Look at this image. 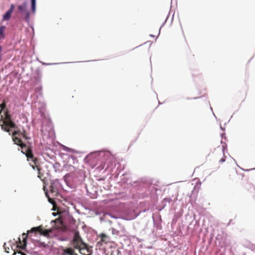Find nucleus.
Returning <instances> with one entry per match:
<instances>
[{
	"mask_svg": "<svg viewBox=\"0 0 255 255\" xmlns=\"http://www.w3.org/2000/svg\"><path fill=\"white\" fill-rule=\"evenodd\" d=\"M5 29V26H1L0 27V40L3 39L5 37L4 31Z\"/></svg>",
	"mask_w": 255,
	"mask_h": 255,
	"instance_id": "13",
	"label": "nucleus"
},
{
	"mask_svg": "<svg viewBox=\"0 0 255 255\" xmlns=\"http://www.w3.org/2000/svg\"><path fill=\"white\" fill-rule=\"evenodd\" d=\"M72 245L74 248L79 249L80 250L84 249L86 248L87 245L83 242L81 238L79 233L76 232L75 234L74 239L72 242Z\"/></svg>",
	"mask_w": 255,
	"mask_h": 255,
	"instance_id": "4",
	"label": "nucleus"
},
{
	"mask_svg": "<svg viewBox=\"0 0 255 255\" xmlns=\"http://www.w3.org/2000/svg\"><path fill=\"white\" fill-rule=\"evenodd\" d=\"M27 238V234L23 233L22 234V241H21V239L20 238H18L19 243L17 245V247L21 248L22 249H24L26 246Z\"/></svg>",
	"mask_w": 255,
	"mask_h": 255,
	"instance_id": "7",
	"label": "nucleus"
},
{
	"mask_svg": "<svg viewBox=\"0 0 255 255\" xmlns=\"http://www.w3.org/2000/svg\"><path fill=\"white\" fill-rule=\"evenodd\" d=\"M33 158H27L28 161L33 162V164H30L32 168L35 170L36 169L38 173L37 177L40 178L42 181H44L45 177H44V173L42 172L41 166L37 164L38 160L37 158L33 156Z\"/></svg>",
	"mask_w": 255,
	"mask_h": 255,
	"instance_id": "3",
	"label": "nucleus"
},
{
	"mask_svg": "<svg viewBox=\"0 0 255 255\" xmlns=\"http://www.w3.org/2000/svg\"><path fill=\"white\" fill-rule=\"evenodd\" d=\"M11 12L9 11H7L3 15L2 20L7 21L9 20L11 17Z\"/></svg>",
	"mask_w": 255,
	"mask_h": 255,
	"instance_id": "12",
	"label": "nucleus"
},
{
	"mask_svg": "<svg viewBox=\"0 0 255 255\" xmlns=\"http://www.w3.org/2000/svg\"><path fill=\"white\" fill-rule=\"evenodd\" d=\"M31 11L34 13L36 10V0H31Z\"/></svg>",
	"mask_w": 255,
	"mask_h": 255,
	"instance_id": "14",
	"label": "nucleus"
},
{
	"mask_svg": "<svg viewBox=\"0 0 255 255\" xmlns=\"http://www.w3.org/2000/svg\"><path fill=\"white\" fill-rule=\"evenodd\" d=\"M13 141L14 143L20 146L22 152L25 154L27 158H33V154L31 147L27 146L22 142L21 139L15 136H13Z\"/></svg>",
	"mask_w": 255,
	"mask_h": 255,
	"instance_id": "1",
	"label": "nucleus"
},
{
	"mask_svg": "<svg viewBox=\"0 0 255 255\" xmlns=\"http://www.w3.org/2000/svg\"><path fill=\"white\" fill-rule=\"evenodd\" d=\"M106 155L107 156H110L111 157H112V156H111V155H110V154L109 152H107V153L106 154Z\"/></svg>",
	"mask_w": 255,
	"mask_h": 255,
	"instance_id": "22",
	"label": "nucleus"
},
{
	"mask_svg": "<svg viewBox=\"0 0 255 255\" xmlns=\"http://www.w3.org/2000/svg\"><path fill=\"white\" fill-rule=\"evenodd\" d=\"M18 9L21 15L24 16L25 20L27 22H29L30 18V12L27 9L26 3L24 2L22 4L19 5L18 6Z\"/></svg>",
	"mask_w": 255,
	"mask_h": 255,
	"instance_id": "6",
	"label": "nucleus"
},
{
	"mask_svg": "<svg viewBox=\"0 0 255 255\" xmlns=\"http://www.w3.org/2000/svg\"><path fill=\"white\" fill-rule=\"evenodd\" d=\"M217 151L220 154L221 156L223 155V157H222L219 160V162L223 163L225 161L226 157L224 156V151L221 148H219L217 149Z\"/></svg>",
	"mask_w": 255,
	"mask_h": 255,
	"instance_id": "10",
	"label": "nucleus"
},
{
	"mask_svg": "<svg viewBox=\"0 0 255 255\" xmlns=\"http://www.w3.org/2000/svg\"><path fill=\"white\" fill-rule=\"evenodd\" d=\"M5 245H6V244H4V245H3V247H4V249H5V251L6 252H7V253H9V248H6V246H5Z\"/></svg>",
	"mask_w": 255,
	"mask_h": 255,
	"instance_id": "20",
	"label": "nucleus"
},
{
	"mask_svg": "<svg viewBox=\"0 0 255 255\" xmlns=\"http://www.w3.org/2000/svg\"><path fill=\"white\" fill-rule=\"evenodd\" d=\"M171 201V199H170V198H165V199H163V200L162 201V203H163L164 202L170 203Z\"/></svg>",
	"mask_w": 255,
	"mask_h": 255,
	"instance_id": "19",
	"label": "nucleus"
},
{
	"mask_svg": "<svg viewBox=\"0 0 255 255\" xmlns=\"http://www.w3.org/2000/svg\"><path fill=\"white\" fill-rule=\"evenodd\" d=\"M21 135L25 139H29L30 138L28 137L27 136V134L26 133V131H25V130H23L22 131H21Z\"/></svg>",
	"mask_w": 255,
	"mask_h": 255,
	"instance_id": "15",
	"label": "nucleus"
},
{
	"mask_svg": "<svg viewBox=\"0 0 255 255\" xmlns=\"http://www.w3.org/2000/svg\"><path fill=\"white\" fill-rule=\"evenodd\" d=\"M15 124L11 121V116L8 114V111L6 110L5 112V119L3 121V124L1 125V128L5 131L9 132L10 130L9 128H15Z\"/></svg>",
	"mask_w": 255,
	"mask_h": 255,
	"instance_id": "2",
	"label": "nucleus"
},
{
	"mask_svg": "<svg viewBox=\"0 0 255 255\" xmlns=\"http://www.w3.org/2000/svg\"><path fill=\"white\" fill-rule=\"evenodd\" d=\"M18 253H19V254H20L21 255H26L25 254H24V253L21 252H20V251H19V252H18Z\"/></svg>",
	"mask_w": 255,
	"mask_h": 255,
	"instance_id": "21",
	"label": "nucleus"
},
{
	"mask_svg": "<svg viewBox=\"0 0 255 255\" xmlns=\"http://www.w3.org/2000/svg\"><path fill=\"white\" fill-rule=\"evenodd\" d=\"M36 233V232H39L40 235H43L44 237H49V234L52 232L51 229H43V227L42 226H39L37 227H33L31 228V229L30 231H27V233Z\"/></svg>",
	"mask_w": 255,
	"mask_h": 255,
	"instance_id": "5",
	"label": "nucleus"
},
{
	"mask_svg": "<svg viewBox=\"0 0 255 255\" xmlns=\"http://www.w3.org/2000/svg\"><path fill=\"white\" fill-rule=\"evenodd\" d=\"M21 131H20L19 130H15L13 132L12 136H15V135L20 136V135H21Z\"/></svg>",
	"mask_w": 255,
	"mask_h": 255,
	"instance_id": "17",
	"label": "nucleus"
},
{
	"mask_svg": "<svg viewBox=\"0 0 255 255\" xmlns=\"http://www.w3.org/2000/svg\"><path fill=\"white\" fill-rule=\"evenodd\" d=\"M6 107V104L5 102H3L0 105V114L1 112V111L3 110Z\"/></svg>",
	"mask_w": 255,
	"mask_h": 255,
	"instance_id": "16",
	"label": "nucleus"
},
{
	"mask_svg": "<svg viewBox=\"0 0 255 255\" xmlns=\"http://www.w3.org/2000/svg\"><path fill=\"white\" fill-rule=\"evenodd\" d=\"M99 237L101 238V241L98 242V244H100L102 245V243L104 244H108L110 242V238L106 234L101 233L99 235Z\"/></svg>",
	"mask_w": 255,
	"mask_h": 255,
	"instance_id": "8",
	"label": "nucleus"
},
{
	"mask_svg": "<svg viewBox=\"0 0 255 255\" xmlns=\"http://www.w3.org/2000/svg\"><path fill=\"white\" fill-rule=\"evenodd\" d=\"M14 8V5L13 4H11L10 5V9L8 11H10V12L12 13L13 12V11Z\"/></svg>",
	"mask_w": 255,
	"mask_h": 255,
	"instance_id": "18",
	"label": "nucleus"
},
{
	"mask_svg": "<svg viewBox=\"0 0 255 255\" xmlns=\"http://www.w3.org/2000/svg\"><path fill=\"white\" fill-rule=\"evenodd\" d=\"M116 231V230L114 229H112V232H113V234H114V232Z\"/></svg>",
	"mask_w": 255,
	"mask_h": 255,
	"instance_id": "23",
	"label": "nucleus"
},
{
	"mask_svg": "<svg viewBox=\"0 0 255 255\" xmlns=\"http://www.w3.org/2000/svg\"><path fill=\"white\" fill-rule=\"evenodd\" d=\"M62 255H76L73 249L67 248L62 249Z\"/></svg>",
	"mask_w": 255,
	"mask_h": 255,
	"instance_id": "9",
	"label": "nucleus"
},
{
	"mask_svg": "<svg viewBox=\"0 0 255 255\" xmlns=\"http://www.w3.org/2000/svg\"><path fill=\"white\" fill-rule=\"evenodd\" d=\"M50 192L53 194L54 196H56L58 195V191L57 188L55 187L53 184H52L50 186Z\"/></svg>",
	"mask_w": 255,
	"mask_h": 255,
	"instance_id": "11",
	"label": "nucleus"
},
{
	"mask_svg": "<svg viewBox=\"0 0 255 255\" xmlns=\"http://www.w3.org/2000/svg\"><path fill=\"white\" fill-rule=\"evenodd\" d=\"M46 196L49 198L48 194L46 193Z\"/></svg>",
	"mask_w": 255,
	"mask_h": 255,
	"instance_id": "24",
	"label": "nucleus"
}]
</instances>
